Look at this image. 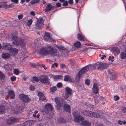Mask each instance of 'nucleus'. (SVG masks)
Segmentation results:
<instances>
[{"label":"nucleus","instance_id":"f257e3e1","mask_svg":"<svg viewBox=\"0 0 126 126\" xmlns=\"http://www.w3.org/2000/svg\"><path fill=\"white\" fill-rule=\"evenodd\" d=\"M37 53L40 55H46L49 54L53 56H58L59 55L57 49L50 46H47L46 47H42L37 51Z\"/></svg>","mask_w":126,"mask_h":126},{"label":"nucleus","instance_id":"f03ea898","mask_svg":"<svg viewBox=\"0 0 126 126\" xmlns=\"http://www.w3.org/2000/svg\"><path fill=\"white\" fill-rule=\"evenodd\" d=\"M7 36L6 38L8 39L12 38L13 44L14 45L16 46H20L22 47L25 45V42L23 40L17 37L13 33H10Z\"/></svg>","mask_w":126,"mask_h":126},{"label":"nucleus","instance_id":"7ed1b4c3","mask_svg":"<svg viewBox=\"0 0 126 126\" xmlns=\"http://www.w3.org/2000/svg\"><path fill=\"white\" fill-rule=\"evenodd\" d=\"M55 101L57 104V106L60 107H63L64 110L68 112H70L71 111V107L69 105L65 104V102L63 100L60 101L58 97H55Z\"/></svg>","mask_w":126,"mask_h":126},{"label":"nucleus","instance_id":"20e7f679","mask_svg":"<svg viewBox=\"0 0 126 126\" xmlns=\"http://www.w3.org/2000/svg\"><path fill=\"white\" fill-rule=\"evenodd\" d=\"M53 106L49 103H47L45 106V108L41 109L40 111L43 115L47 114L49 111L53 110Z\"/></svg>","mask_w":126,"mask_h":126},{"label":"nucleus","instance_id":"39448f33","mask_svg":"<svg viewBox=\"0 0 126 126\" xmlns=\"http://www.w3.org/2000/svg\"><path fill=\"white\" fill-rule=\"evenodd\" d=\"M89 67H90L88 66H86L79 71V73L77 74L76 77V80L77 81L79 80L82 76V75L85 74L88 70Z\"/></svg>","mask_w":126,"mask_h":126},{"label":"nucleus","instance_id":"423d86ee","mask_svg":"<svg viewBox=\"0 0 126 126\" xmlns=\"http://www.w3.org/2000/svg\"><path fill=\"white\" fill-rule=\"evenodd\" d=\"M83 114L87 116H93L96 117H98L100 116L99 114L98 113H93L89 110H85L82 112Z\"/></svg>","mask_w":126,"mask_h":126},{"label":"nucleus","instance_id":"0eeeda50","mask_svg":"<svg viewBox=\"0 0 126 126\" xmlns=\"http://www.w3.org/2000/svg\"><path fill=\"white\" fill-rule=\"evenodd\" d=\"M44 20L42 18H39L38 19L35 24L36 29H41L42 25L44 24Z\"/></svg>","mask_w":126,"mask_h":126},{"label":"nucleus","instance_id":"6e6552de","mask_svg":"<svg viewBox=\"0 0 126 126\" xmlns=\"http://www.w3.org/2000/svg\"><path fill=\"white\" fill-rule=\"evenodd\" d=\"M19 97L21 100L26 102L29 103L31 100L27 95H25L23 94H20Z\"/></svg>","mask_w":126,"mask_h":126},{"label":"nucleus","instance_id":"1a4fd4ad","mask_svg":"<svg viewBox=\"0 0 126 126\" xmlns=\"http://www.w3.org/2000/svg\"><path fill=\"white\" fill-rule=\"evenodd\" d=\"M65 93L63 96L65 98L67 99L71 95L72 90L69 87H67L65 88Z\"/></svg>","mask_w":126,"mask_h":126},{"label":"nucleus","instance_id":"9d476101","mask_svg":"<svg viewBox=\"0 0 126 126\" xmlns=\"http://www.w3.org/2000/svg\"><path fill=\"white\" fill-rule=\"evenodd\" d=\"M76 111L73 112V113L74 116V121L76 122H79L84 119V118L80 115L76 116Z\"/></svg>","mask_w":126,"mask_h":126},{"label":"nucleus","instance_id":"9b49d317","mask_svg":"<svg viewBox=\"0 0 126 126\" xmlns=\"http://www.w3.org/2000/svg\"><path fill=\"white\" fill-rule=\"evenodd\" d=\"M107 65L106 63H97L96 65V67H97L99 70H102L107 67Z\"/></svg>","mask_w":126,"mask_h":126},{"label":"nucleus","instance_id":"f8f14e48","mask_svg":"<svg viewBox=\"0 0 126 126\" xmlns=\"http://www.w3.org/2000/svg\"><path fill=\"white\" fill-rule=\"evenodd\" d=\"M17 121V119L15 118L11 117L7 119L6 123L7 124L10 125L12 123H15Z\"/></svg>","mask_w":126,"mask_h":126},{"label":"nucleus","instance_id":"ddd939ff","mask_svg":"<svg viewBox=\"0 0 126 126\" xmlns=\"http://www.w3.org/2000/svg\"><path fill=\"white\" fill-rule=\"evenodd\" d=\"M13 4L12 3L9 5L6 4L5 2H0V8H7L12 7L13 6Z\"/></svg>","mask_w":126,"mask_h":126},{"label":"nucleus","instance_id":"4468645a","mask_svg":"<svg viewBox=\"0 0 126 126\" xmlns=\"http://www.w3.org/2000/svg\"><path fill=\"white\" fill-rule=\"evenodd\" d=\"M40 80L41 82L44 83H46L48 82L47 77L46 76H41L40 78Z\"/></svg>","mask_w":126,"mask_h":126},{"label":"nucleus","instance_id":"2eb2a0df","mask_svg":"<svg viewBox=\"0 0 126 126\" xmlns=\"http://www.w3.org/2000/svg\"><path fill=\"white\" fill-rule=\"evenodd\" d=\"M44 38L46 41L48 42H51L52 40L50 37L49 33V32L45 33L44 35Z\"/></svg>","mask_w":126,"mask_h":126},{"label":"nucleus","instance_id":"dca6fc26","mask_svg":"<svg viewBox=\"0 0 126 126\" xmlns=\"http://www.w3.org/2000/svg\"><path fill=\"white\" fill-rule=\"evenodd\" d=\"M12 48V46L9 44L4 43L3 45L2 49L4 50L6 49L9 50L10 49Z\"/></svg>","mask_w":126,"mask_h":126},{"label":"nucleus","instance_id":"f3484780","mask_svg":"<svg viewBox=\"0 0 126 126\" xmlns=\"http://www.w3.org/2000/svg\"><path fill=\"white\" fill-rule=\"evenodd\" d=\"M35 121L34 120H31L27 121L23 123V124L25 126H31L34 124Z\"/></svg>","mask_w":126,"mask_h":126},{"label":"nucleus","instance_id":"a211bd4d","mask_svg":"<svg viewBox=\"0 0 126 126\" xmlns=\"http://www.w3.org/2000/svg\"><path fill=\"white\" fill-rule=\"evenodd\" d=\"M9 51L11 54L15 56L18 53V50L16 48H11V49H10Z\"/></svg>","mask_w":126,"mask_h":126},{"label":"nucleus","instance_id":"6ab92c4d","mask_svg":"<svg viewBox=\"0 0 126 126\" xmlns=\"http://www.w3.org/2000/svg\"><path fill=\"white\" fill-rule=\"evenodd\" d=\"M38 95L40 100L44 101L46 99V97L45 96L42 92H39L38 93Z\"/></svg>","mask_w":126,"mask_h":126},{"label":"nucleus","instance_id":"aec40b11","mask_svg":"<svg viewBox=\"0 0 126 126\" xmlns=\"http://www.w3.org/2000/svg\"><path fill=\"white\" fill-rule=\"evenodd\" d=\"M93 91L96 94L98 93V89L97 84L96 83H94L93 89Z\"/></svg>","mask_w":126,"mask_h":126},{"label":"nucleus","instance_id":"412c9836","mask_svg":"<svg viewBox=\"0 0 126 126\" xmlns=\"http://www.w3.org/2000/svg\"><path fill=\"white\" fill-rule=\"evenodd\" d=\"M125 52H122L120 53V58L122 59L126 58V48L125 49Z\"/></svg>","mask_w":126,"mask_h":126},{"label":"nucleus","instance_id":"4be33fe9","mask_svg":"<svg viewBox=\"0 0 126 126\" xmlns=\"http://www.w3.org/2000/svg\"><path fill=\"white\" fill-rule=\"evenodd\" d=\"M8 94L11 99H13L15 98V94L13 91L10 90L8 92Z\"/></svg>","mask_w":126,"mask_h":126},{"label":"nucleus","instance_id":"5701e85b","mask_svg":"<svg viewBox=\"0 0 126 126\" xmlns=\"http://www.w3.org/2000/svg\"><path fill=\"white\" fill-rule=\"evenodd\" d=\"M52 8V6L50 3H48L46 6V8L45 10L46 12H47L51 11Z\"/></svg>","mask_w":126,"mask_h":126},{"label":"nucleus","instance_id":"b1692460","mask_svg":"<svg viewBox=\"0 0 126 126\" xmlns=\"http://www.w3.org/2000/svg\"><path fill=\"white\" fill-rule=\"evenodd\" d=\"M91 123L87 121H85L82 122L81 124L82 126H90Z\"/></svg>","mask_w":126,"mask_h":126},{"label":"nucleus","instance_id":"393cba45","mask_svg":"<svg viewBox=\"0 0 126 126\" xmlns=\"http://www.w3.org/2000/svg\"><path fill=\"white\" fill-rule=\"evenodd\" d=\"M5 110L4 106L2 105H0V115L4 113Z\"/></svg>","mask_w":126,"mask_h":126},{"label":"nucleus","instance_id":"a878e982","mask_svg":"<svg viewBox=\"0 0 126 126\" xmlns=\"http://www.w3.org/2000/svg\"><path fill=\"white\" fill-rule=\"evenodd\" d=\"M78 37L79 40L80 41H83L84 40V36L81 34H78Z\"/></svg>","mask_w":126,"mask_h":126},{"label":"nucleus","instance_id":"bb28decb","mask_svg":"<svg viewBox=\"0 0 126 126\" xmlns=\"http://www.w3.org/2000/svg\"><path fill=\"white\" fill-rule=\"evenodd\" d=\"M10 56V54L9 53H5L2 54V57L3 59H6L9 58Z\"/></svg>","mask_w":126,"mask_h":126},{"label":"nucleus","instance_id":"cd10ccee","mask_svg":"<svg viewBox=\"0 0 126 126\" xmlns=\"http://www.w3.org/2000/svg\"><path fill=\"white\" fill-rule=\"evenodd\" d=\"M74 46L77 48L80 47L81 46V44L80 42L78 41H77L74 44Z\"/></svg>","mask_w":126,"mask_h":126},{"label":"nucleus","instance_id":"c85d7f7f","mask_svg":"<svg viewBox=\"0 0 126 126\" xmlns=\"http://www.w3.org/2000/svg\"><path fill=\"white\" fill-rule=\"evenodd\" d=\"M112 49L114 52H115L117 54H118L120 53V50L117 47H114Z\"/></svg>","mask_w":126,"mask_h":126},{"label":"nucleus","instance_id":"c756f323","mask_svg":"<svg viewBox=\"0 0 126 126\" xmlns=\"http://www.w3.org/2000/svg\"><path fill=\"white\" fill-rule=\"evenodd\" d=\"M57 90V89L56 87L53 86L50 88V91L51 93H53L55 92Z\"/></svg>","mask_w":126,"mask_h":126},{"label":"nucleus","instance_id":"7c9ffc66","mask_svg":"<svg viewBox=\"0 0 126 126\" xmlns=\"http://www.w3.org/2000/svg\"><path fill=\"white\" fill-rule=\"evenodd\" d=\"M53 78L55 80L61 79L62 78V76L61 75H55L53 76Z\"/></svg>","mask_w":126,"mask_h":126},{"label":"nucleus","instance_id":"2f4dec72","mask_svg":"<svg viewBox=\"0 0 126 126\" xmlns=\"http://www.w3.org/2000/svg\"><path fill=\"white\" fill-rule=\"evenodd\" d=\"M58 122L60 123H64L65 122V120L63 117H60L58 120Z\"/></svg>","mask_w":126,"mask_h":126},{"label":"nucleus","instance_id":"473e14b6","mask_svg":"<svg viewBox=\"0 0 126 126\" xmlns=\"http://www.w3.org/2000/svg\"><path fill=\"white\" fill-rule=\"evenodd\" d=\"M64 80L65 81H70L71 80V78L69 75H67L65 76Z\"/></svg>","mask_w":126,"mask_h":126},{"label":"nucleus","instance_id":"72a5a7b5","mask_svg":"<svg viewBox=\"0 0 126 126\" xmlns=\"http://www.w3.org/2000/svg\"><path fill=\"white\" fill-rule=\"evenodd\" d=\"M4 77V75L0 71V79H3Z\"/></svg>","mask_w":126,"mask_h":126},{"label":"nucleus","instance_id":"f704fd0d","mask_svg":"<svg viewBox=\"0 0 126 126\" xmlns=\"http://www.w3.org/2000/svg\"><path fill=\"white\" fill-rule=\"evenodd\" d=\"M14 72L15 74L18 75L19 74V71L17 69H15L14 70Z\"/></svg>","mask_w":126,"mask_h":126},{"label":"nucleus","instance_id":"c9c22d12","mask_svg":"<svg viewBox=\"0 0 126 126\" xmlns=\"http://www.w3.org/2000/svg\"><path fill=\"white\" fill-rule=\"evenodd\" d=\"M110 79L112 80L114 79L115 78V76L114 74H110Z\"/></svg>","mask_w":126,"mask_h":126},{"label":"nucleus","instance_id":"e433bc0d","mask_svg":"<svg viewBox=\"0 0 126 126\" xmlns=\"http://www.w3.org/2000/svg\"><path fill=\"white\" fill-rule=\"evenodd\" d=\"M38 80L39 79L37 77H34L33 78L32 80V82H34L35 81L38 82Z\"/></svg>","mask_w":126,"mask_h":126},{"label":"nucleus","instance_id":"4c0bfd02","mask_svg":"<svg viewBox=\"0 0 126 126\" xmlns=\"http://www.w3.org/2000/svg\"><path fill=\"white\" fill-rule=\"evenodd\" d=\"M16 77L13 76L11 77V80L12 81H15L16 79Z\"/></svg>","mask_w":126,"mask_h":126},{"label":"nucleus","instance_id":"58836bf2","mask_svg":"<svg viewBox=\"0 0 126 126\" xmlns=\"http://www.w3.org/2000/svg\"><path fill=\"white\" fill-rule=\"evenodd\" d=\"M36 114H33V116L34 117H36L37 118H39L40 116V115L38 114L37 115Z\"/></svg>","mask_w":126,"mask_h":126},{"label":"nucleus","instance_id":"ea45409f","mask_svg":"<svg viewBox=\"0 0 126 126\" xmlns=\"http://www.w3.org/2000/svg\"><path fill=\"white\" fill-rule=\"evenodd\" d=\"M32 19H30L27 22V25L29 26L30 25L32 24Z\"/></svg>","mask_w":126,"mask_h":126},{"label":"nucleus","instance_id":"a19ab883","mask_svg":"<svg viewBox=\"0 0 126 126\" xmlns=\"http://www.w3.org/2000/svg\"><path fill=\"white\" fill-rule=\"evenodd\" d=\"M62 86V83L61 82H59L57 84V86L58 88H60Z\"/></svg>","mask_w":126,"mask_h":126},{"label":"nucleus","instance_id":"79ce46f5","mask_svg":"<svg viewBox=\"0 0 126 126\" xmlns=\"http://www.w3.org/2000/svg\"><path fill=\"white\" fill-rule=\"evenodd\" d=\"M121 110L123 112H126V108L125 107H122Z\"/></svg>","mask_w":126,"mask_h":126},{"label":"nucleus","instance_id":"37998d69","mask_svg":"<svg viewBox=\"0 0 126 126\" xmlns=\"http://www.w3.org/2000/svg\"><path fill=\"white\" fill-rule=\"evenodd\" d=\"M126 87V85H125V84H122L121 86V88L122 91Z\"/></svg>","mask_w":126,"mask_h":126},{"label":"nucleus","instance_id":"c03bdc74","mask_svg":"<svg viewBox=\"0 0 126 126\" xmlns=\"http://www.w3.org/2000/svg\"><path fill=\"white\" fill-rule=\"evenodd\" d=\"M85 83L87 85H89L90 84L89 80L88 79L86 80L85 81Z\"/></svg>","mask_w":126,"mask_h":126},{"label":"nucleus","instance_id":"a18cd8bd","mask_svg":"<svg viewBox=\"0 0 126 126\" xmlns=\"http://www.w3.org/2000/svg\"><path fill=\"white\" fill-rule=\"evenodd\" d=\"M119 98V97L117 95L115 96L114 97V100L116 101H117L118 100Z\"/></svg>","mask_w":126,"mask_h":126},{"label":"nucleus","instance_id":"49530a36","mask_svg":"<svg viewBox=\"0 0 126 126\" xmlns=\"http://www.w3.org/2000/svg\"><path fill=\"white\" fill-rule=\"evenodd\" d=\"M68 2L67 1H66L63 3V5L64 6H67L68 5Z\"/></svg>","mask_w":126,"mask_h":126},{"label":"nucleus","instance_id":"de8ad7c7","mask_svg":"<svg viewBox=\"0 0 126 126\" xmlns=\"http://www.w3.org/2000/svg\"><path fill=\"white\" fill-rule=\"evenodd\" d=\"M30 89L31 90H33L35 89L34 87L32 85H31L30 87Z\"/></svg>","mask_w":126,"mask_h":126},{"label":"nucleus","instance_id":"09e8293b","mask_svg":"<svg viewBox=\"0 0 126 126\" xmlns=\"http://www.w3.org/2000/svg\"><path fill=\"white\" fill-rule=\"evenodd\" d=\"M23 17V15L21 14L18 16V17L19 19H22Z\"/></svg>","mask_w":126,"mask_h":126},{"label":"nucleus","instance_id":"8fccbe9b","mask_svg":"<svg viewBox=\"0 0 126 126\" xmlns=\"http://www.w3.org/2000/svg\"><path fill=\"white\" fill-rule=\"evenodd\" d=\"M57 47L60 50L62 49V46L60 45H58L57 46Z\"/></svg>","mask_w":126,"mask_h":126},{"label":"nucleus","instance_id":"3c124183","mask_svg":"<svg viewBox=\"0 0 126 126\" xmlns=\"http://www.w3.org/2000/svg\"><path fill=\"white\" fill-rule=\"evenodd\" d=\"M57 6L59 7L61 6V3L59 2H58L56 4Z\"/></svg>","mask_w":126,"mask_h":126},{"label":"nucleus","instance_id":"603ef678","mask_svg":"<svg viewBox=\"0 0 126 126\" xmlns=\"http://www.w3.org/2000/svg\"><path fill=\"white\" fill-rule=\"evenodd\" d=\"M68 2L70 4H72L73 3V0H69Z\"/></svg>","mask_w":126,"mask_h":126},{"label":"nucleus","instance_id":"864d4df0","mask_svg":"<svg viewBox=\"0 0 126 126\" xmlns=\"http://www.w3.org/2000/svg\"><path fill=\"white\" fill-rule=\"evenodd\" d=\"M11 1L16 3H17L18 2V0H11Z\"/></svg>","mask_w":126,"mask_h":126},{"label":"nucleus","instance_id":"5fc2aeb1","mask_svg":"<svg viewBox=\"0 0 126 126\" xmlns=\"http://www.w3.org/2000/svg\"><path fill=\"white\" fill-rule=\"evenodd\" d=\"M30 14L31 15L33 16H34L35 15V14L34 11H32L30 13Z\"/></svg>","mask_w":126,"mask_h":126},{"label":"nucleus","instance_id":"6e6d98bb","mask_svg":"<svg viewBox=\"0 0 126 126\" xmlns=\"http://www.w3.org/2000/svg\"><path fill=\"white\" fill-rule=\"evenodd\" d=\"M108 60L109 61H111L112 62H113L114 61L113 60L111 59V57L110 56H109Z\"/></svg>","mask_w":126,"mask_h":126},{"label":"nucleus","instance_id":"4d7b16f0","mask_svg":"<svg viewBox=\"0 0 126 126\" xmlns=\"http://www.w3.org/2000/svg\"><path fill=\"white\" fill-rule=\"evenodd\" d=\"M31 3L32 4H34L35 3V1L34 0H32L31 1Z\"/></svg>","mask_w":126,"mask_h":126},{"label":"nucleus","instance_id":"13d9d810","mask_svg":"<svg viewBox=\"0 0 126 126\" xmlns=\"http://www.w3.org/2000/svg\"><path fill=\"white\" fill-rule=\"evenodd\" d=\"M65 66V65L64 64H63L61 65L60 67L61 68H63Z\"/></svg>","mask_w":126,"mask_h":126},{"label":"nucleus","instance_id":"bf43d9fd","mask_svg":"<svg viewBox=\"0 0 126 126\" xmlns=\"http://www.w3.org/2000/svg\"><path fill=\"white\" fill-rule=\"evenodd\" d=\"M118 123L119 124L121 125L123 123V122L121 121H119Z\"/></svg>","mask_w":126,"mask_h":126},{"label":"nucleus","instance_id":"052dcab7","mask_svg":"<svg viewBox=\"0 0 126 126\" xmlns=\"http://www.w3.org/2000/svg\"><path fill=\"white\" fill-rule=\"evenodd\" d=\"M106 56L104 55H103L101 57V58L102 60H103L104 59V58L106 57Z\"/></svg>","mask_w":126,"mask_h":126},{"label":"nucleus","instance_id":"680f3d73","mask_svg":"<svg viewBox=\"0 0 126 126\" xmlns=\"http://www.w3.org/2000/svg\"><path fill=\"white\" fill-rule=\"evenodd\" d=\"M42 126H47V123H45L44 124H42Z\"/></svg>","mask_w":126,"mask_h":126},{"label":"nucleus","instance_id":"e2e57ef3","mask_svg":"<svg viewBox=\"0 0 126 126\" xmlns=\"http://www.w3.org/2000/svg\"><path fill=\"white\" fill-rule=\"evenodd\" d=\"M34 0L35 1V3H36L39 2L40 0Z\"/></svg>","mask_w":126,"mask_h":126},{"label":"nucleus","instance_id":"0e129e2a","mask_svg":"<svg viewBox=\"0 0 126 126\" xmlns=\"http://www.w3.org/2000/svg\"><path fill=\"white\" fill-rule=\"evenodd\" d=\"M34 0L35 1V3H36L39 2L40 0Z\"/></svg>","mask_w":126,"mask_h":126},{"label":"nucleus","instance_id":"69168bd1","mask_svg":"<svg viewBox=\"0 0 126 126\" xmlns=\"http://www.w3.org/2000/svg\"><path fill=\"white\" fill-rule=\"evenodd\" d=\"M25 0H21L20 3H23L25 1Z\"/></svg>","mask_w":126,"mask_h":126},{"label":"nucleus","instance_id":"338daca9","mask_svg":"<svg viewBox=\"0 0 126 126\" xmlns=\"http://www.w3.org/2000/svg\"><path fill=\"white\" fill-rule=\"evenodd\" d=\"M54 64L55 66L56 67H58V65L57 63H54Z\"/></svg>","mask_w":126,"mask_h":126},{"label":"nucleus","instance_id":"774afa93","mask_svg":"<svg viewBox=\"0 0 126 126\" xmlns=\"http://www.w3.org/2000/svg\"><path fill=\"white\" fill-rule=\"evenodd\" d=\"M98 126H103V125L102 124H98Z\"/></svg>","mask_w":126,"mask_h":126}]
</instances>
